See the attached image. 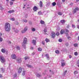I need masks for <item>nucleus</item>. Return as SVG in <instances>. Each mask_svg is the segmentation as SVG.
<instances>
[{"label":"nucleus","instance_id":"45","mask_svg":"<svg viewBox=\"0 0 79 79\" xmlns=\"http://www.w3.org/2000/svg\"><path fill=\"white\" fill-rule=\"evenodd\" d=\"M13 5V2H10V5Z\"/></svg>","mask_w":79,"mask_h":79},{"label":"nucleus","instance_id":"55","mask_svg":"<svg viewBox=\"0 0 79 79\" xmlns=\"http://www.w3.org/2000/svg\"><path fill=\"white\" fill-rule=\"evenodd\" d=\"M0 36H2V33H0Z\"/></svg>","mask_w":79,"mask_h":79},{"label":"nucleus","instance_id":"22","mask_svg":"<svg viewBox=\"0 0 79 79\" xmlns=\"http://www.w3.org/2000/svg\"><path fill=\"white\" fill-rule=\"evenodd\" d=\"M58 14L59 16H61L63 15V13L61 12H59L58 13Z\"/></svg>","mask_w":79,"mask_h":79},{"label":"nucleus","instance_id":"26","mask_svg":"<svg viewBox=\"0 0 79 79\" xmlns=\"http://www.w3.org/2000/svg\"><path fill=\"white\" fill-rule=\"evenodd\" d=\"M24 31H25L26 32L27 31V27H26L24 29Z\"/></svg>","mask_w":79,"mask_h":79},{"label":"nucleus","instance_id":"17","mask_svg":"<svg viewBox=\"0 0 79 79\" xmlns=\"http://www.w3.org/2000/svg\"><path fill=\"white\" fill-rule=\"evenodd\" d=\"M38 50L39 52H41L42 51V48H38Z\"/></svg>","mask_w":79,"mask_h":79},{"label":"nucleus","instance_id":"61","mask_svg":"<svg viewBox=\"0 0 79 79\" xmlns=\"http://www.w3.org/2000/svg\"><path fill=\"white\" fill-rule=\"evenodd\" d=\"M11 1H12V2H14L15 1V0H11Z\"/></svg>","mask_w":79,"mask_h":79},{"label":"nucleus","instance_id":"48","mask_svg":"<svg viewBox=\"0 0 79 79\" xmlns=\"http://www.w3.org/2000/svg\"><path fill=\"white\" fill-rule=\"evenodd\" d=\"M69 27V24H68L67 26V28H68Z\"/></svg>","mask_w":79,"mask_h":79},{"label":"nucleus","instance_id":"12","mask_svg":"<svg viewBox=\"0 0 79 79\" xmlns=\"http://www.w3.org/2000/svg\"><path fill=\"white\" fill-rule=\"evenodd\" d=\"M42 4H43L42 2L40 1V8H42Z\"/></svg>","mask_w":79,"mask_h":79},{"label":"nucleus","instance_id":"21","mask_svg":"<svg viewBox=\"0 0 79 79\" xmlns=\"http://www.w3.org/2000/svg\"><path fill=\"white\" fill-rule=\"evenodd\" d=\"M45 41H46V42L47 43L48 42H50V40L47 38H46L45 40Z\"/></svg>","mask_w":79,"mask_h":79},{"label":"nucleus","instance_id":"28","mask_svg":"<svg viewBox=\"0 0 79 79\" xmlns=\"http://www.w3.org/2000/svg\"><path fill=\"white\" fill-rule=\"evenodd\" d=\"M16 48L18 50H20V47H19V46H17Z\"/></svg>","mask_w":79,"mask_h":79},{"label":"nucleus","instance_id":"25","mask_svg":"<svg viewBox=\"0 0 79 79\" xmlns=\"http://www.w3.org/2000/svg\"><path fill=\"white\" fill-rule=\"evenodd\" d=\"M56 2H54L52 3V6H55L56 5Z\"/></svg>","mask_w":79,"mask_h":79},{"label":"nucleus","instance_id":"13","mask_svg":"<svg viewBox=\"0 0 79 79\" xmlns=\"http://www.w3.org/2000/svg\"><path fill=\"white\" fill-rule=\"evenodd\" d=\"M40 24H45V22L42 20H41L40 22Z\"/></svg>","mask_w":79,"mask_h":79},{"label":"nucleus","instance_id":"51","mask_svg":"<svg viewBox=\"0 0 79 79\" xmlns=\"http://www.w3.org/2000/svg\"><path fill=\"white\" fill-rule=\"evenodd\" d=\"M69 58H72V56H71V55H69Z\"/></svg>","mask_w":79,"mask_h":79},{"label":"nucleus","instance_id":"63","mask_svg":"<svg viewBox=\"0 0 79 79\" xmlns=\"http://www.w3.org/2000/svg\"><path fill=\"white\" fill-rule=\"evenodd\" d=\"M2 9L3 10V8L2 7Z\"/></svg>","mask_w":79,"mask_h":79},{"label":"nucleus","instance_id":"10","mask_svg":"<svg viewBox=\"0 0 79 79\" xmlns=\"http://www.w3.org/2000/svg\"><path fill=\"white\" fill-rule=\"evenodd\" d=\"M13 12H15V10H12L8 11L7 13H13Z\"/></svg>","mask_w":79,"mask_h":79},{"label":"nucleus","instance_id":"39","mask_svg":"<svg viewBox=\"0 0 79 79\" xmlns=\"http://www.w3.org/2000/svg\"><path fill=\"white\" fill-rule=\"evenodd\" d=\"M56 35L57 36H59V35H60V33L58 32H57L56 33Z\"/></svg>","mask_w":79,"mask_h":79},{"label":"nucleus","instance_id":"31","mask_svg":"<svg viewBox=\"0 0 79 79\" xmlns=\"http://www.w3.org/2000/svg\"><path fill=\"white\" fill-rule=\"evenodd\" d=\"M32 31H33V32H34V31H35V28H33L32 29H31Z\"/></svg>","mask_w":79,"mask_h":79},{"label":"nucleus","instance_id":"53","mask_svg":"<svg viewBox=\"0 0 79 79\" xmlns=\"http://www.w3.org/2000/svg\"><path fill=\"white\" fill-rule=\"evenodd\" d=\"M66 46H68L69 44H68V43H66Z\"/></svg>","mask_w":79,"mask_h":79},{"label":"nucleus","instance_id":"43","mask_svg":"<svg viewBox=\"0 0 79 79\" xmlns=\"http://www.w3.org/2000/svg\"><path fill=\"white\" fill-rule=\"evenodd\" d=\"M72 27L73 28H75V27H76L75 26V25H74L73 24H72Z\"/></svg>","mask_w":79,"mask_h":79},{"label":"nucleus","instance_id":"18","mask_svg":"<svg viewBox=\"0 0 79 79\" xmlns=\"http://www.w3.org/2000/svg\"><path fill=\"white\" fill-rule=\"evenodd\" d=\"M55 53L57 54H59L60 53V51L58 50H56L55 51Z\"/></svg>","mask_w":79,"mask_h":79},{"label":"nucleus","instance_id":"20","mask_svg":"<svg viewBox=\"0 0 79 79\" xmlns=\"http://www.w3.org/2000/svg\"><path fill=\"white\" fill-rule=\"evenodd\" d=\"M69 32V31L68 30L66 29L65 30V34H66V33H68Z\"/></svg>","mask_w":79,"mask_h":79},{"label":"nucleus","instance_id":"62","mask_svg":"<svg viewBox=\"0 0 79 79\" xmlns=\"http://www.w3.org/2000/svg\"><path fill=\"white\" fill-rule=\"evenodd\" d=\"M49 71H50V72H52V70H49Z\"/></svg>","mask_w":79,"mask_h":79},{"label":"nucleus","instance_id":"40","mask_svg":"<svg viewBox=\"0 0 79 79\" xmlns=\"http://www.w3.org/2000/svg\"><path fill=\"white\" fill-rule=\"evenodd\" d=\"M27 67H28V68H31L32 67L31 66V65H28L27 64Z\"/></svg>","mask_w":79,"mask_h":79},{"label":"nucleus","instance_id":"58","mask_svg":"<svg viewBox=\"0 0 79 79\" xmlns=\"http://www.w3.org/2000/svg\"><path fill=\"white\" fill-rule=\"evenodd\" d=\"M76 1L77 2H79V0H76Z\"/></svg>","mask_w":79,"mask_h":79},{"label":"nucleus","instance_id":"34","mask_svg":"<svg viewBox=\"0 0 79 79\" xmlns=\"http://www.w3.org/2000/svg\"><path fill=\"white\" fill-rule=\"evenodd\" d=\"M21 32L22 34H23V33H25L26 31L24 30H22L21 31Z\"/></svg>","mask_w":79,"mask_h":79},{"label":"nucleus","instance_id":"42","mask_svg":"<svg viewBox=\"0 0 79 79\" xmlns=\"http://www.w3.org/2000/svg\"><path fill=\"white\" fill-rule=\"evenodd\" d=\"M17 61H18L19 62H21V59H17Z\"/></svg>","mask_w":79,"mask_h":79},{"label":"nucleus","instance_id":"57","mask_svg":"<svg viewBox=\"0 0 79 79\" xmlns=\"http://www.w3.org/2000/svg\"><path fill=\"white\" fill-rule=\"evenodd\" d=\"M77 63L79 64V60H78V62H77Z\"/></svg>","mask_w":79,"mask_h":79},{"label":"nucleus","instance_id":"44","mask_svg":"<svg viewBox=\"0 0 79 79\" xmlns=\"http://www.w3.org/2000/svg\"><path fill=\"white\" fill-rule=\"evenodd\" d=\"M1 71H2V73L4 72V70L3 69V68H1Z\"/></svg>","mask_w":79,"mask_h":79},{"label":"nucleus","instance_id":"50","mask_svg":"<svg viewBox=\"0 0 79 79\" xmlns=\"http://www.w3.org/2000/svg\"><path fill=\"white\" fill-rule=\"evenodd\" d=\"M2 77V75L1 74H0V77L1 78Z\"/></svg>","mask_w":79,"mask_h":79},{"label":"nucleus","instance_id":"37","mask_svg":"<svg viewBox=\"0 0 79 79\" xmlns=\"http://www.w3.org/2000/svg\"><path fill=\"white\" fill-rule=\"evenodd\" d=\"M74 55H75L76 56H77V55H78V53H77V52H75L74 53Z\"/></svg>","mask_w":79,"mask_h":79},{"label":"nucleus","instance_id":"19","mask_svg":"<svg viewBox=\"0 0 79 79\" xmlns=\"http://www.w3.org/2000/svg\"><path fill=\"white\" fill-rule=\"evenodd\" d=\"M45 56L47 57V58L48 59L50 58V56H49L48 54H46L45 55Z\"/></svg>","mask_w":79,"mask_h":79},{"label":"nucleus","instance_id":"59","mask_svg":"<svg viewBox=\"0 0 79 79\" xmlns=\"http://www.w3.org/2000/svg\"><path fill=\"white\" fill-rule=\"evenodd\" d=\"M9 44H11V41H9Z\"/></svg>","mask_w":79,"mask_h":79},{"label":"nucleus","instance_id":"8","mask_svg":"<svg viewBox=\"0 0 79 79\" xmlns=\"http://www.w3.org/2000/svg\"><path fill=\"white\" fill-rule=\"evenodd\" d=\"M33 10L34 11H36L38 10V7L36 6H35L33 7Z\"/></svg>","mask_w":79,"mask_h":79},{"label":"nucleus","instance_id":"35","mask_svg":"<svg viewBox=\"0 0 79 79\" xmlns=\"http://www.w3.org/2000/svg\"><path fill=\"white\" fill-rule=\"evenodd\" d=\"M42 76V75H41L39 74H38L37 75V77H41Z\"/></svg>","mask_w":79,"mask_h":79},{"label":"nucleus","instance_id":"38","mask_svg":"<svg viewBox=\"0 0 79 79\" xmlns=\"http://www.w3.org/2000/svg\"><path fill=\"white\" fill-rule=\"evenodd\" d=\"M44 32L45 33L47 32V28L44 29Z\"/></svg>","mask_w":79,"mask_h":79},{"label":"nucleus","instance_id":"4","mask_svg":"<svg viewBox=\"0 0 79 79\" xmlns=\"http://www.w3.org/2000/svg\"><path fill=\"white\" fill-rule=\"evenodd\" d=\"M51 36L52 38H55L56 36V34H55V33L52 31L51 32Z\"/></svg>","mask_w":79,"mask_h":79},{"label":"nucleus","instance_id":"7","mask_svg":"<svg viewBox=\"0 0 79 79\" xmlns=\"http://www.w3.org/2000/svg\"><path fill=\"white\" fill-rule=\"evenodd\" d=\"M79 8L78 7H76L74 10L73 11V13H76V11H79Z\"/></svg>","mask_w":79,"mask_h":79},{"label":"nucleus","instance_id":"54","mask_svg":"<svg viewBox=\"0 0 79 79\" xmlns=\"http://www.w3.org/2000/svg\"><path fill=\"white\" fill-rule=\"evenodd\" d=\"M12 29L14 31L15 30V27H13L12 28Z\"/></svg>","mask_w":79,"mask_h":79},{"label":"nucleus","instance_id":"60","mask_svg":"<svg viewBox=\"0 0 79 79\" xmlns=\"http://www.w3.org/2000/svg\"><path fill=\"white\" fill-rule=\"evenodd\" d=\"M78 40H79V36L78 37Z\"/></svg>","mask_w":79,"mask_h":79},{"label":"nucleus","instance_id":"3","mask_svg":"<svg viewBox=\"0 0 79 79\" xmlns=\"http://www.w3.org/2000/svg\"><path fill=\"white\" fill-rule=\"evenodd\" d=\"M27 38L25 37L24 38V40L23 41V43L22 44V45L23 47H25L26 46L25 44H27Z\"/></svg>","mask_w":79,"mask_h":79},{"label":"nucleus","instance_id":"9","mask_svg":"<svg viewBox=\"0 0 79 79\" xmlns=\"http://www.w3.org/2000/svg\"><path fill=\"white\" fill-rule=\"evenodd\" d=\"M65 29H62L60 31V32L61 34H63L64 33H65Z\"/></svg>","mask_w":79,"mask_h":79},{"label":"nucleus","instance_id":"49","mask_svg":"<svg viewBox=\"0 0 79 79\" xmlns=\"http://www.w3.org/2000/svg\"><path fill=\"white\" fill-rule=\"evenodd\" d=\"M23 21L25 22V23H27V20H24Z\"/></svg>","mask_w":79,"mask_h":79},{"label":"nucleus","instance_id":"16","mask_svg":"<svg viewBox=\"0 0 79 79\" xmlns=\"http://www.w3.org/2000/svg\"><path fill=\"white\" fill-rule=\"evenodd\" d=\"M67 73V70H65L64 72V73L63 74V76H64Z\"/></svg>","mask_w":79,"mask_h":79},{"label":"nucleus","instance_id":"2","mask_svg":"<svg viewBox=\"0 0 79 79\" xmlns=\"http://www.w3.org/2000/svg\"><path fill=\"white\" fill-rule=\"evenodd\" d=\"M0 60L2 63H6V59L3 56H0Z\"/></svg>","mask_w":79,"mask_h":79},{"label":"nucleus","instance_id":"47","mask_svg":"<svg viewBox=\"0 0 79 79\" xmlns=\"http://www.w3.org/2000/svg\"><path fill=\"white\" fill-rule=\"evenodd\" d=\"M42 44H43V45H45V41H42Z\"/></svg>","mask_w":79,"mask_h":79},{"label":"nucleus","instance_id":"64","mask_svg":"<svg viewBox=\"0 0 79 79\" xmlns=\"http://www.w3.org/2000/svg\"><path fill=\"white\" fill-rule=\"evenodd\" d=\"M66 35H68V34H67Z\"/></svg>","mask_w":79,"mask_h":79},{"label":"nucleus","instance_id":"36","mask_svg":"<svg viewBox=\"0 0 79 79\" xmlns=\"http://www.w3.org/2000/svg\"><path fill=\"white\" fill-rule=\"evenodd\" d=\"M10 20L11 21H15V19L14 18H12L10 19Z\"/></svg>","mask_w":79,"mask_h":79},{"label":"nucleus","instance_id":"29","mask_svg":"<svg viewBox=\"0 0 79 79\" xmlns=\"http://www.w3.org/2000/svg\"><path fill=\"white\" fill-rule=\"evenodd\" d=\"M78 73L77 72V71H75L74 72V74H77Z\"/></svg>","mask_w":79,"mask_h":79},{"label":"nucleus","instance_id":"5","mask_svg":"<svg viewBox=\"0 0 79 79\" xmlns=\"http://www.w3.org/2000/svg\"><path fill=\"white\" fill-rule=\"evenodd\" d=\"M11 57L12 59L15 60L16 58V56L15 54H13L11 56Z\"/></svg>","mask_w":79,"mask_h":79},{"label":"nucleus","instance_id":"41","mask_svg":"<svg viewBox=\"0 0 79 79\" xmlns=\"http://www.w3.org/2000/svg\"><path fill=\"white\" fill-rule=\"evenodd\" d=\"M3 41V38L0 37V42H2Z\"/></svg>","mask_w":79,"mask_h":79},{"label":"nucleus","instance_id":"27","mask_svg":"<svg viewBox=\"0 0 79 79\" xmlns=\"http://www.w3.org/2000/svg\"><path fill=\"white\" fill-rule=\"evenodd\" d=\"M65 63H61V66H64L65 65Z\"/></svg>","mask_w":79,"mask_h":79},{"label":"nucleus","instance_id":"24","mask_svg":"<svg viewBox=\"0 0 79 79\" xmlns=\"http://www.w3.org/2000/svg\"><path fill=\"white\" fill-rule=\"evenodd\" d=\"M26 72V71L23 70L22 72V75L23 76H24L25 75V73Z\"/></svg>","mask_w":79,"mask_h":79},{"label":"nucleus","instance_id":"46","mask_svg":"<svg viewBox=\"0 0 79 79\" xmlns=\"http://www.w3.org/2000/svg\"><path fill=\"white\" fill-rule=\"evenodd\" d=\"M68 39H69V40H71V38L70 36L68 37Z\"/></svg>","mask_w":79,"mask_h":79},{"label":"nucleus","instance_id":"56","mask_svg":"<svg viewBox=\"0 0 79 79\" xmlns=\"http://www.w3.org/2000/svg\"><path fill=\"white\" fill-rule=\"evenodd\" d=\"M65 0H62V1L63 2H65Z\"/></svg>","mask_w":79,"mask_h":79},{"label":"nucleus","instance_id":"33","mask_svg":"<svg viewBox=\"0 0 79 79\" xmlns=\"http://www.w3.org/2000/svg\"><path fill=\"white\" fill-rule=\"evenodd\" d=\"M63 40L61 39H60L59 40V42H62Z\"/></svg>","mask_w":79,"mask_h":79},{"label":"nucleus","instance_id":"23","mask_svg":"<svg viewBox=\"0 0 79 79\" xmlns=\"http://www.w3.org/2000/svg\"><path fill=\"white\" fill-rule=\"evenodd\" d=\"M29 57L28 56H25V60H29Z\"/></svg>","mask_w":79,"mask_h":79},{"label":"nucleus","instance_id":"52","mask_svg":"<svg viewBox=\"0 0 79 79\" xmlns=\"http://www.w3.org/2000/svg\"><path fill=\"white\" fill-rule=\"evenodd\" d=\"M30 49L31 50H33L34 49V48H32V47H31V48Z\"/></svg>","mask_w":79,"mask_h":79},{"label":"nucleus","instance_id":"1","mask_svg":"<svg viewBox=\"0 0 79 79\" xmlns=\"http://www.w3.org/2000/svg\"><path fill=\"white\" fill-rule=\"evenodd\" d=\"M4 28L6 31L9 32L11 30V25L8 23H5Z\"/></svg>","mask_w":79,"mask_h":79},{"label":"nucleus","instance_id":"32","mask_svg":"<svg viewBox=\"0 0 79 79\" xmlns=\"http://www.w3.org/2000/svg\"><path fill=\"white\" fill-rule=\"evenodd\" d=\"M74 47H76L77 45H78V44H73Z\"/></svg>","mask_w":79,"mask_h":79},{"label":"nucleus","instance_id":"30","mask_svg":"<svg viewBox=\"0 0 79 79\" xmlns=\"http://www.w3.org/2000/svg\"><path fill=\"white\" fill-rule=\"evenodd\" d=\"M38 15H42V12H41V11H39L38 12Z\"/></svg>","mask_w":79,"mask_h":79},{"label":"nucleus","instance_id":"14","mask_svg":"<svg viewBox=\"0 0 79 79\" xmlns=\"http://www.w3.org/2000/svg\"><path fill=\"white\" fill-rule=\"evenodd\" d=\"M65 22L66 21H65V20H60V23H61L62 24H64V23H65Z\"/></svg>","mask_w":79,"mask_h":79},{"label":"nucleus","instance_id":"15","mask_svg":"<svg viewBox=\"0 0 79 79\" xmlns=\"http://www.w3.org/2000/svg\"><path fill=\"white\" fill-rule=\"evenodd\" d=\"M1 52H2V53H5L6 51L4 49H1Z\"/></svg>","mask_w":79,"mask_h":79},{"label":"nucleus","instance_id":"6","mask_svg":"<svg viewBox=\"0 0 79 79\" xmlns=\"http://www.w3.org/2000/svg\"><path fill=\"white\" fill-rule=\"evenodd\" d=\"M21 72H22V68L20 67L18 69V73H21Z\"/></svg>","mask_w":79,"mask_h":79},{"label":"nucleus","instance_id":"11","mask_svg":"<svg viewBox=\"0 0 79 79\" xmlns=\"http://www.w3.org/2000/svg\"><path fill=\"white\" fill-rule=\"evenodd\" d=\"M32 43L33 45H36V40H32Z\"/></svg>","mask_w":79,"mask_h":79}]
</instances>
